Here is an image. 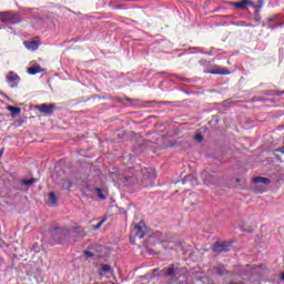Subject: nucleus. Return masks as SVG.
Masks as SVG:
<instances>
[{"label": "nucleus", "instance_id": "nucleus-1", "mask_svg": "<svg viewBox=\"0 0 284 284\" xmlns=\"http://www.w3.org/2000/svg\"><path fill=\"white\" fill-rule=\"evenodd\" d=\"M70 227H53L50 245H63L70 241Z\"/></svg>", "mask_w": 284, "mask_h": 284}, {"label": "nucleus", "instance_id": "nucleus-2", "mask_svg": "<svg viewBox=\"0 0 284 284\" xmlns=\"http://www.w3.org/2000/svg\"><path fill=\"white\" fill-rule=\"evenodd\" d=\"M141 174V182L144 187L154 185V181H156V172L154 171V169L144 168L142 169Z\"/></svg>", "mask_w": 284, "mask_h": 284}, {"label": "nucleus", "instance_id": "nucleus-3", "mask_svg": "<svg viewBox=\"0 0 284 284\" xmlns=\"http://www.w3.org/2000/svg\"><path fill=\"white\" fill-rule=\"evenodd\" d=\"M2 23H10L11 26H17V23H21V17L16 12H7L4 17H1Z\"/></svg>", "mask_w": 284, "mask_h": 284}, {"label": "nucleus", "instance_id": "nucleus-4", "mask_svg": "<svg viewBox=\"0 0 284 284\" xmlns=\"http://www.w3.org/2000/svg\"><path fill=\"white\" fill-rule=\"evenodd\" d=\"M54 108H57V104L51 103H42L40 105L36 106V110H39V112H41V114H45L47 116H52V114H54Z\"/></svg>", "mask_w": 284, "mask_h": 284}, {"label": "nucleus", "instance_id": "nucleus-5", "mask_svg": "<svg viewBox=\"0 0 284 284\" xmlns=\"http://www.w3.org/2000/svg\"><path fill=\"white\" fill-rule=\"evenodd\" d=\"M7 83H9L10 88H18L19 83H21V78L14 71H10L7 74Z\"/></svg>", "mask_w": 284, "mask_h": 284}, {"label": "nucleus", "instance_id": "nucleus-6", "mask_svg": "<svg viewBox=\"0 0 284 284\" xmlns=\"http://www.w3.org/2000/svg\"><path fill=\"white\" fill-rule=\"evenodd\" d=\"M235 10H245V8H256V3L252 0H242L240 2H232Z\"/></svg>", "mask_w": 284, "mask_h": 284}, {"label": "nucleus", "instance_id": "nucleus-7", "mask_svg": "<svg viewBox=\"0 0 284 284\" xmlns=\"http://www.w3.org/2000/svg\"><path fill=\"white\" fill-rule=\"evenodd\" d=\"M231 245L227 243H214L212 246L213 252H215L216 254H221V252H230L231 250Z\"/></svg>", "mask_w": 284, "mask_h": 284}, {"label": "nucleus", "instance_id": "nucleus-8", "mask_svg": "<svg viewBox=\"0 0 284 284\" xmlns=\"http://www.w3.org/2000/svg\"><path fill=\"white\" fill-rule=\"evenodd\" d=\"M214 270L217 276H227V274H230V271H227V268H225V265L223 264L215 266Z\"/></svg>", "mask_w": 284, "mask_h": 284}, {"label": "nucleus", "instance_id": "nucleus-9", "mask_svg": "<svg viewBox=\"0 0 284 284\" xmlns=\"http://www.w3.org/2000/svg\"><path fill=\"white\" fill-rule=\"evenodd\" d=\"M132 234L138 239H143V236H145V232H143V227H141L140 224L134 226Z\"/></svg>", "mask_w": 284, "mask_h": 284}, {"label": "nucleus", "instance_id": "nucleus-10", "mask_svg": "<svg viewBox=\"0 0 284 284\" xmlns=\"http://www.w3.org/2000/svg\"><path fill=\"white\" fill-rule=\"evenodd\" d=\"M24 47L27 48V50H31L32 52H34V50H37L39 48V41H24Z\"/></svg>", "mask_w": 284, "mask_h": 284}, {"label": "nucleus", "instance_id": "nucleus-11", "mask_svg": "<svg viewBox=\"0 0 284 284\" xmlns=\"http://www.w3.org/2000/svg\"><path fill=\"white\" fill-rule=\"evenodd\" d=\"M209 74H230L225 68L216 67L214 70L207 71Z\"/></svg>", "mask_w": 284, "mask_h": 284}, {"label": "nucleus", "instance_id": "nucleus-12", "mask_svg": "<svg viewBox=\"0 0 284 284\" xmlns=\"http://www.w3.org/2000/svg\"><path fill=\"white\" fill-rule=\"evenodd\" d=\"M253 183L255 184L263 183V185H270L272 181L270 180V178L256 176L253 179Z\"/></svg>", "mask_w": 284, "mask_h": 284}, {"label": "nucleus", "instance_id": "nucleus-13", "mask_svg": "<svg viewBox=\"0 0 284 284\" xmlns=\"http://www.w3.org/2000/svg\"><path fill=\"white\" fill-rule=\"evenodd\" d=\"M7 110L11 112V116H19V114H21V108L9 105Z\"/></svg>", "mask_w": 284, "mask_h": 284}, {"label": "nucleus", "instance_id": "nucleus-14", "mask_svg": "<svg viewBox=\"0 0 284 284\" xmlns=\"http://www.w3.org/2000/svg\"><path fill=\"white\" fill-rule=\"evenodd\" d=\"M201 179L204 181L205 185H210V183H212V176L206 171L201 173Z\"/></svg>", "mask_w": 284, "mask_h": 284}, {"label": "nucleus", "instance_id": "nucleus-15", "mask_svg": "<svg viewBox=\"0 0 284 284\" xmlns=\"http://www.w3.org/2000/svg\"><path fill=\"white\" fill-rule=\"evenodd\" d=\"M163 272L166 276H174L176 272V270L174 268V264H171L169 268H164Z\"/></svg>", "mask_w": 284, "mask_h": 284}, {"label": "nucleus", "instance_id": "nucleus-16", "mask_svg": "<svg viewBox=\"0 0 284 284\" xmlns=\"http://www.w3.org/2000/svg\"><path fill=\"white\" fill-rule=\"evenodd\" d=\"M41 72V67H31L28 69V73L31 75L39 74Z\"/></svg>", "mask_w": 284, "mask_h": 284}, {"label": "nucleus", "instance_id": "nucleus-17", "mask_svg": "<svg viewBox=\"0 0 284 284\" xmlns=\"http://www.w3.org/2000/svg\"><path fill=\"white\" fill-rule=\"evenodd\" d=\"M37 181H39L38 179H30V180H22L21 181V185H34V183H37Z\"/></svg>", "mask_w": 284, "mask_h": 284}, {"label": "nucleus", "instance_id": "nucleus-18", "mask_svg": "<svg viewBox=\"0 0 284 284\" xmlns=\"http://www.w3.org/2000/svg\"><path fill=\"white\" fill-rule=\"evenodd\" d=\"M72 187V180H63L62 189L63 190H70Z\"/></svg>", "mask_w": 284, "mask_h": 284}, {"label": "nucleus", "instance_id": "nucleus-19", "mask_svg": "<svg viewBox=\"0 0 284 284\" xmlns=\"http://www.w3.org/2000/svg\"><path fill=\"white\" fill-rule=\"evenodd\" d=\"M94 192L98 194V196L101 199V201H105V194H103V190L101 187H95Z\"/></svg>", "mask_w": 284, "mask_h": 284}, {"label": "nucleus", "instance_id": "nucleus-20", "mask_svg": "<svg viewBox=\"0 0 284 284\" xmlns=\"http://www.w3.org/2000/svg\"><path fill=\"white\" fill-rule=\"evenodd\" d=\"M49 201L51 205H57V194L54 192L49 193Z\"/></svg>", "mask_w": 284, "mask_h": 284}, {"label": "nucleus", "instance_id": "nucleus-21", "mask_svg": "<svg viewBox=\"0 0 284 284\" xmlns=\"http://www.w3.org/2000/svg\"><path fill=\"white\" fill-rule=\"evenodd\" d=\"M254 21L257 24L261 23V11L258 9H255V11H254Z\"/></svg>", "mask_w": 284, "mask_h": 284}, {"label": "nucleus", "instance_id": "nucleus-22", "mask_svg": "<svg viewBox=\"0 0 284 284\" xmlns=\"http://www.w3.org/2000/svg\"><path fill=\"white\" fill-rule=\"evenodd\" d=\"M170 103H171V102H169V101H161V102L151 101V102H150V104H151L152 106H154V105H170Z\"/></svg>", "mask_w": 284, "mask_h": 284}, {"label": "nucleus", "instance_id": "nucleus-23", "mask_svg": "<svg viewBox=\"0 0 284 284\" xmlns=\"http://www.w3.org/2000/svg\"><path fill=\"white\" fill-rule=\"evenodd\" d=\"M265 4L264 0H258L257 1V6L255 4V10H260L263 8V6Z\"/></svg>", "mask_w": 284, "mask_h": 284}, {"label": "nucleus", "instance_id": "nucleus-24", "mask_svg": "<svg viewBox=\"0 0 284 284\" xmlns=\"http://www.w3.org/2000/svg\"><path fill=\"white\" fill-rule=\"evenodd\" d=\"M108 221V219H103L102 221H100L95 226H93L92 229L93 230H101V225H103V223Z\"/></svg>", "mask_w": 284, "mask_h": 284}, {"label": "nucleus", "instance_id": "nucleus-25", "mask_svg": "<svg viewBox=\"0 0 284 284\" xmlns=\"http://www.w3.org/2000/svg\"><path fill=\"white\" fill-rule=\"evenodd\" d=\"M111 270H112V267L110 265H108V264L102 265V272L104 274H108V272H110Z\"/></svg>", "mask_w": 284, "mask_h": 284}, {"label": "nucleus", "instance_id": "nucleus-26", "mask_svg": "<svg viewBox=\"0 0 284 284\" xmlns=\"http://www.w3.org/2000/svg\"><path fill=\"white\" fill-rule=\"evenodd\" d=\"M281 27H283V23H280V24H272V23H268L270 30H276V28H281Z\"/></svg>", "mask_w": 284, "mask_h": 284}, {"label": "nucleus", "instance_id": "nucleus-27", "mask_svg": "<svg viewBox=\"0 0 284 284\" xmlns=\"http://www.w3.org/2000/svg\"><path fill=\"white\" fill-rule=\"evenodd\" d=\"M83 254L84 256H87V258H92L94 256V253L92 251H84Z\"/></svg>", "mask_w": 284, "mask_h": 284}, {"label": "nucleus", "instance_id": "nucleus-28", "mask_svg": "<svg viewBox=\"0 0 284 284\" xmlns=\"http://www.w3.org/2000/svg\"><path fill=\"white\" fill-rule=\"evenodd\" d=\"M195 141H197V143H203V135L201 133L195 134Z\"/></svg>", "mask_w": 284, "mask_h": 284}, {"label": "nucleus", "instance_id": "nucleus-29", "mask_svg": "<svg viewBox=\"0 0 284 284\" xmlns=\"http://www.w3.org/2000/svg\"><path fill=\"white\" fill-rule=\"evenodd\" d=\"M193 50H195L193 53L205 54V52L203 51V48H201V47H196Z\"/></svg>", "mask_w": 284, "mask_h": 284}, {"label": "nucleus", "instance_id": "nucleus-30", "mask_svg": "<svg viewBox=\"0 0 284 284\" xmlns=\"http://www.w3.org/2000/svg\"><path fill=\"white\" fill-rule=\"evenodd\" d=\"M234 26H239V27L245 28V26H247V22H245V21H237L236 23H234Z\"/></svg>", "mask_w": 284, "mask_h": 284}, {"label": "nucleus", "instance_id": "nucleus-31", "mask_svg": "<svg viewBox=\"0 0 284 284\" xmlns=\"http://www.w3.org/2000/svg\"><path fill=\"white\" fill-rule=\"evenodd\" d=\"M200 65H204V67L210 65V61L202 59L200 60Z\"/></svg>", "mask_w": 284, "mask_h": 284}, {"label": "nucleus", "instance_id": "nucleus-32", "mask_svg": "<svg viewBox=\"0 0 284 284\" xmlns=\"http://www.w3.org/2000/svg\"><path fill=\"white\" fill-rule=\"evenodd\" d=\"M73 231L75 232V234H81V226H74Z\"/></svg>", "mask_w": 284, "mask_h": 284}, {"label": "nucleus", "instance_id": "nucleus-33", "mask_svg": "<svg viewBox=\"0 0 284 284\" xmlns=\"http://www.w3.org/2000/svg\"><path fill=\"white\" fill-rule=\"evenodd\" d=\"M32 250L33 252H40L39 244L38 243L33 244Z\"/></svg>", "mask_w": 284, "mask_h": 284}, {"label": "nucleus", "instance_id": "nucleus-34", "mask_svg": "<svg viewBox=\"0 0 284 284\" xmlns=\"http://www.w3.org/2000/svg\"><path fill=\"white\" fill-rule=\"evenodd\" d=\"M209 57H214V48H211V51L206 52Z\"/></svg>", "mask_w": 284, "mask_h": 284}, {"label": "nucleus", "instance_id": "nucleus-35", "mask_svg": "<svg viewBox=\"0 0 284 284\" xmlns=\"http://www.w3.org/2000/svg\"><path fill=\"white\" fill-rule=\"evenodd\" d=\"M0 97H2L3 99H10V98H8V95L6 93H3L1 91H0Z\"/></svg>", "mask_w": 284, "mask_h": 284}, {"label": "nucleus", "instance_id": "nucleus-36", "mask_svg": "<svg viewBox=\"0 0 284 284\" xmlns=\"http://www.w3.org/2000/svg\"><path fill=\"white\" fill-rule=\"evenodd\" d=\"M85 190H87V192H92L93 190L90 187V184H87L85 185Z\"/></svg>", "mask_w": 284, "mask_h": 284}, {"label": "nucleus", "instance_id": "nucleus-37", "mask_svg": "<svg viewBox=\"0 0 284 284\" xmlns=\"http://www.w3.org/2000/svg\"><path fill=\"white\" fill-rule=\"evenodd\" d=\"M272 21H276V17L268 18V23H272Z\"/></svg>", "mask_w": 284, "mask_h": 284}, {"label": "nucleus", "instance_id": "nucleus-38", "mask_svg": "<svg viewBox=\"0 0 284 284\" xmlns=\"http://www.w3.org/2000/svg\"><path fill=\"white\" fill-rule=\"evenodd\" d=\"M245 28H254V26L252 23H246Z\"/></svg>", "mask_w": 284, "mask_h": 284}, {"label": "nucleus", "instance_id": "nucleus-39", "mask_svg": "<svg viewBox=\"0 0 284 284\" xmlns=\"http://www.w3.org/2000/svg\"><path fill=\"white\" fill-rule=\"evenodd\" d=\"M6 14H8V12H0V20H1V17H6Z\"/></svg>", "mask_w": 284, "mask_h": 284}, {"label": "nucleus", "instance_id": "nucleus-40", "mask_svg": "<svg viewBox=\"0 0 284 284\" xmlns=\"http://www.w3.org/2000/svg\"><path fill=\"white\" fill-rule=\"evenodd\" d=\"M3 152H6V150H4V149H1V150H0V156H3Z\"/></svg>", "mask_w": 284, "mask_h": 284}, {"label": "nucleus", "instance_id": "nucleus-41", "mask_svg": "<svg viewBox=\"0 0 284 284\" xmlns=\"http://www.w3.org/2000/svg\"><path fill=\"white\" fill-rule=\"evenodd\" d=\"M3 152H6V150H4V149H1V150H0V156H3Z\"/></svg>", "mask_w": 284, "mask_h": 284}, {"label": "nucleus", "instance_id": "nucleus-42", "mask_svg": "<svg viewBox=\"0 0 284 284\" xmlns=\"http://www.w3.org/2000/svg\"><path fill=\"white\" fill-rule=\"evenodd\" d=\"M281 281L284 282V273L281 275Z\"/></svg>", "mask_w": 284, "mask_h": 284}, {"label": "nucleus", "instance_id": "nucleus-43", "mask_svg": "<svg viewBox=\"0 0 284 284\" xmlns=\"http://www.w3.org/2000/svg\"><path fill=\"white\" fill-rule=\"evenodd\" d=\"M181 79V81H187V79H185V78H180Z\"/></svg>", "mask_w": 284, "mask_h": 284}, {"label": "nucleus", "instance_id": "nucleus-44", "mask_svg": "<svg viewBox=\"0 0 284 284\" xmlns=\"http://www.w3.org/2000/svg\"><path fill=\"white\" fill-rule=\"evenodd\" d=\"M160 74H165V72H160Z\"/></svg>", "mask_w": 284, "mask_h": 284}, {"label": "nucleus", "instance_id": "nucleus-45", "mask_svg": "<svg viewBox=\"0 0 284 284\" xmlns=\"http://www.w3.org/2000/svg\"><path fill=\"white\" fill-rule=\"evenodd\" d=\"M281 94H284V91H283V92H281Z\"/></svg>", "mask_w": 284, "mask_h": 284}, {"label": "nucleus", "instance_id": "nucleus-46", "mask_svg": "<svg viewBox=\"0 0 284 284\" xmlns=\"http://www.w3.org/2000/svg\"><path fill=\"white\" fill-rule=\"evenodd\" d=\"M0 159H1V155H0Z\"/></svg>", "mask_w": 284, "mask_h": 284}]
</instances>
